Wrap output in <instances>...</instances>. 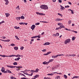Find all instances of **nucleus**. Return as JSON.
<instances>
[{
    "label": "nucleus",
    "instance_id": "09e8293b",
    "mask_svg": "<svg viewBox=\"0 0 79 79\" xmlns=\"http://www.w3.org/2000/svg\"><path fill=\"white\" fill-rule=\"evenodd\" d=\"M50 63V62L49 61L46 62V65H48V63Z\"/></svg>",
    "mask_w": 79,
    "mask_h": 79
},
{
    "label": "nucleus",
    "instance_id": "4be33fe9",
    "mask_svg": "<svg viewBox=\"0 0 79 79\" xmlns=\"http://www.w3.org/2000/svg\"><path fill=\"white\" fill-rule=\"evenodd\" d=\"M75 39H76V37L75 36H73L72 38V40H75Z\"/></svg>",
    "mask_w": 79,
    "mask_h": 79
},
{
    "label": "nucleus",
    "instance_id": "69168bd1",
    "mask_svg": "<svg viewBox=\"0 0 79 79\" xmlns=\"http://www.w3.org/2000/svg\"><path fill=\"white\" fill-rule=\"evenodd\" d=\"M61 23H59L58 24V25L59 26H60V25H61Z\"/></svg>",
    "mask_w": 79,
    "mask_h": 79
},
{
    "label": "nucleus",
    "instance_id": "f03ea898",
    "mask_svg": "<svg viewBox=\"0 0 79 79\" xmlns=\"http://www.w3.org/2000/svg\"><path fill=\"white\" fill-rule=\"evenodd\" d=\"M40 8L41 9H43V10H48V7L46 5H42L40 6Z\"/></svg>",
    "mask_w": 79,
    "mask_h": 79
},
{
    "label": "nucleus",
    "instance_id": "4468645a",
    "mask_svg": "<svg viewBox=\"0 0 79 79\" xmlns=\"http://www.w3.org/2000/svg\"><path fill=\"white\" fill-rule=\"evenodd\" d=\"M14 50H18V47H15L14 48Z\"/></svg>",
    "mask_w": 79,
    "mask_h": 79
},
{
    "label": "nucleus",
    "instance_id": "e2e57ef3",
    "mask_svg": "<svg viewBox=\"0 0 79 79\" xmlns=\"http://www.w3.org/2000/svg\"><path fill=\"white\" fill-rule=\"evenodd\" d=\"M43 55H48V54L47 53L44 54Z\"/></svg>",
    "mask_w": 79,
    "mask_h": 79
},
{
    "label": "nucleus",
    "instance_id": "603ef678",
    "mask_svg": "<svg viewBox=\"0 0 79 79\" xmlns=\"http://www.w3.org/2000/svg\"><path fill=\"white\" fill-rule=\"evenodd\" d=\"M52 53V52H47L48 55H49V54H50V53Z\"/></svg>",
    "mask_w": 79,
    "mask_h": 79
},
{
    "label": "nucleus",
    "instance_id": "680f3d73",
    "mask_svg": "<svg viewBox=\"0 0 79 79\" xmlns=\"http://www.w3.org/2000/svg\"><path fill=\"white\" fill-rule=\"evenodd\" d=\"M73 32H75V33H76V34H77V31H73Z\"/></svg>",
    "mask_w": 79,
    "mask_h": 79
},
{
    "label": "nucleus",
    "instance_id": "ddd939ff",
    "mask_svg": "<svg viewBox=\"0 0 79 79\" xmlns=\"http://www.w3.org/2000/svg\"><path fill=\"white\" fill-rule=\"evenodd\" d=\"M68 11H71L72 14H74V10H72L71 9H68Z\"/></svg>",
    "mask_w": 79,
    "mask_h": 79
},
{
    "label": "nucleus",
    "instance_id": "7ed1b4c3",
    "mask_svg": "<svg viewBox=\"0 0 79 79\" xmlns=\"http://www.w3.org/2000/svg\"><path fill=\"white\" fill-rule=\"evenodd\" d=\"M71 41L70 39H67L64 42L65 44H67L68 43H69Z\"/></svg>",
    "mask_w": 79,
    "mask_h": 79
},
{
    "label": "nucleus",
    "instance_id": "aec40b11",
    "mask_svg": "<svg viewBox=\"0 0 79 79\" xmlns=\"http://www.w3.org/2000/svg\"><path fill=\"white\" fill-rule=\"evenodd\" d=\"M78 77H79L78 76H75L72 78V79H74L75 78H78Z\"/></svg>",
    "mask_w": 79,
    "mask_h": 79
},
{
    "label": "nucleus",
    "instance_id": "a18cd8bd",
    "mask_svg": "<svg viewBox=\"0 0 79 79\" xmlns=\"http://www.w3.org/2000/svg\"><path fill=\"white\" fill-rule=\"evenodd\" d=\"M58 56H64V55L63 54H58Z\"/></svg>",
    "mask_w": 79,
    "mask_h": 79
},
{
    "label": "nucleus",
    "instance_id": "864d4df0",
    "mask_svg": "<svg viewBox=\"0 0 79 79\" xmlns=\"http://www.w3.org/2000/svg\"><path fill=\"white\" fill-rule=\"evenodd\" d=\"M21 79H27V78L24 77L21 78Z\"/></svg>",
    "mask_w": 79,
    "mask_h": 79
},
{
    "label": "nucleus",
    "instance_id": "f8f14e48",
    "mask_svg": "<svg viewBox=\"0 0 79 79\" xmlns=\"http://www.w3.org/2000/svg\"><path fill=\"white\" fill-rule=\"evenodd\" d=\"M5 15H6V17H7V18H8V16H10V14L8 13H6L5 14Z\"/></svg>",
    "mask_w": 79,
    "mask_h": 79
},
{
    "label": "nucleus",
    "instance_id": "79ce46f5",
    "mask_svg": "<svg viewBox=\"0 0 79 79\" xmlns=\"http://www.w3.org/2000/svg\"><path fill=\"white\" fill-rule=\"evenodd\" d=\"M57 79H60V76H57Z\"/></svg>",
    "mask_w": 79,
    "mask_h": 79
},
{
    "label": "nucleus",
    "instance_id": "0e129e2a",
    "mask_svg": "<svg viewBox=\"0 0 79 79\" xmlns=\"http://www.w3.org/2000/svg\"><path fill=\"white\" fill-rule=\"evenodd\" d=\"M58 55H57L56 56H55V58H57V57H58Z\"/></svg>",
    "mask_w": 79,
    "mask_h": 79
},
{
    "label": "nucleus",
    "instance_id": "338daca9",
    "mask_svg": "<svg viewBox=\"0 0 79 79\" xmlns=\"http://www.w3.org/2000/svg\"><path fill=\"white\" fill-rule=\"evenodd\" d=\"M5 23V21H2V22H1V24H2V23Z\"/></svg>",
    "mask_w": 79,
    "mask_h": 79
},
{
    "label": "nucleus",
    "instance_id": "cd10ccee",
    "mask_svg": "<svg viewBox=\"0 0 79 79\" xmlns=\"http://www.w3.org/2000/svg\"><path fill=\"white\" fill-rule=\"evenodd\" d=\"M36 38H37V37H38L39 39H40V35H39L38 36L36 35Z\"/></svg>",
    "mask_w": 79,
    "mask_h": 79
},
{
    "label": "nucleus",
    "instance_id": "c756f323",
    "mask_svg": "<svg viewBox=\"0 0 79 79\" xmlns=\"http://www.w3.org/2000/svg\"><path fill=\"white\" fill-rule=\"evenodd\" d=\"M13 64H14V65H17V64H18V63L16 62H14L13 63Z\"/></svg>",
    "mask_w": 79,
    "mask_h": 79
},
{
    "label": "nucleus",
    "instance_id": "b1692460",
    "mask_svg": "<svg viewBox=\"0 0 79 79\" xmlns=\"http://www.w3.org/2000/svg\"><path fill=\"white\" fill-rule=\"evenodd\" d=\"M15 38H16V39H17V40H19V39L18 38V36L15 35Z\"/></svg>",
    "mask_w": 79,
    "mask_h": 79
},
{
    "label": "nucleus",
    "instance_id": "58836bf2",
    "mask_svg": "<svg viewBox=\"0 0 79 79\" xmlns=\"http://www.w3.org/2000/svg\"><path fill=\"white\" fill-rule=\"evenodd\" d=\"M19 6H17V7H16V9H17V10L18 9L19 10Z\"/></svg>",
    "mask_w": 79,
    "mask_h": 79
},
{
    "label": "nucleus",
    "instance_id": "4d7b16f0",
    "mask_svg": "<svg viewBox=\"0 0 79 79\" xmlns=\"http://www.w3.org/2000/svg\"><path fill=\"white\" fill-rule=\"evenodd\" d=\"M59 33H56V35H57V36H59Z\"/></svg>",
    "mask_w": 79,
    "mask_h": 79
},
{
    "label": "nucleus",
    "instance_id": "bb28decb",
    "mask_svg": "<svg viewBox=\"0 0 79 79\" xmlns=\"http://www.w3.org/2000/svg\"><path fill=\"white\" fill-rule=\"evenodd\" d=\"M14 28H15V29H19V27H18L15 26L14 27Z\"/></svg>",
    "mask_w": 79,
    "mask_h": 79
},
{
    "label": "nucleus",
    "instance_id": "f257e3e1",
    "mask_svg": "<svg viewBox=\"0 0 79 79\" xmlns=\"http://www.w3.org/2000/svg\"><path fill=\"white\" fill-rule=\"evenodd\" d=\"M18 55H10V56H6L5 55H0V56H2V57H14V56H15L16 57H18Z\"/></svg>",
    "mask_w": 79,
    "mask_h": 79
},
{
    "label": "nucleus",
    "instance_id": "393cba45",
    "mask_svg": "<svg viewBox=\"0 0 79 79\" xmlns=\"http://www.w3.org/2000/svg\"><path fill=\"white\" fill-rule=\"evenodd\" d=\"M58 15H59V16H60L61 17H63V15H62L61 14L59 13H58Z\"/></svg>",
    "mask_w": 79,
    "mask_h": 79
},
{
    "label": "nucleus",
    "instance_id": "a878e982",
    "mask_svg": "<svg viewBox=\"0 0 79 79\" xmlns=\"http://www.w3.org/2000/svg\"><path fill=\"white\" fill-rule=\"evenodd\" d=\"M47 75L48 76H53V74H52V73H49L47 74Z\"/></svg>",
    "mask_w": 79,
    "mask_h": 79
},
{
    "label": "nucleus",
    "instance_id": "c85d7f7f",
    "mask_svg": "<svg viewBox=\"0 0 79 79\" xmlns=\"http://www.w3.org/2000/svg\"><path fill=\"white\" fill-rule=\"evenodd\" d=\"M20 18H21V19H24V16H21V17H20Z\"/></svg>",
    "mask_w": 79,
    "mask_h": 79
},
{
    "label": "nucleus",
    "instance_id": "13d9d810",
    "mask_svg": "<svg viewBox=\"0 0 79 79\" xmlns=\"http://www.w3.org/2000/svg\"><path fill=\"white\" fill-rule=\"evenodd\" d=\"M58 29H60V27L56 28V30H58Z\"/></svg>",
    "mask_w": 79,
    "mask_h": 79
},
{
    "label": "nucleus",
    "instance_id": "423d86ee",
    "mask_svg": "<svg viewBox=\"0 0 79 79\" xmlns=\"http://www.w3.org/2000/svg\"><path fill=\"white\" fill-rule=\"evenodd\" d=\"M35 27V25H32L31 27V29H32V31H34V28Z\"/></svg>",
    "mask_w": 79,
    "mask_h": 79
},
{
    "label": "nucleus",
    "instance_id": "72a5a7b5",
    "mask_svg": "<svg viewBox=\"0 0 79 79\" xmlns=\"http://www.w3.org/2000/svg\"><path fill=\"white\" fill-rule=\"evenodd\" d=\"M68 23H69V24H71V20H69V21Z\"/></svg>",
    "mask_w": 79,
    "mask_h": 79
},
{
    "label": "nucleus",
    "instance_id": "ea45409f",
    "mask_svg": "<svg viewBox=\"0 0 79 79\" xmlns=\"http://www.w3.org/2000/svg\"><path fill=\"white\" fill-rule=\"evenodd\" d=\"M1 38H2L3 39H5L6 38V37L5 36H2Z\"/></svg>",
    "mask_w": 79,
    "mask_h": 79
},
{
    "label": "nucleus",
    "instance_id": "5701e85b",
    "mask_svg": "<svg viewBox=\"0 0 79 79\" xmlns=\"http://www.w3.org/2000/svg\"><path fill=\"white\" fill-rule=\"evenodd\" d=\"M64 76L65 79H67V78H68V77H67V76H66V75H64Z\"/></svg>",
    "mask_w": 79,
    "mask_h": 79
},
{
    "label": "nucleus",
    "instance_id": "9b49d317",
    "mask_svg": "<svg viewBox=\"0 0 79 79\" xmlns=\"http://www.w3.org/2000/svg\"><path fill=\"white\" fill-rule=\"evenodd\" d=\"M76 56V54H69V56Z\"/></svg>",
    "mask_w": 79,
    "mask_h": 79
},
{
    "label": "nucleus",
    "instance_id": "6ab92c4d",
    "mask_svg": "<svg viewBox=\"0 0 79 79\" xmlns=\"http://www.w3.org/2000/svg\"><path fill=\"white\" fill-rule=\"evenodd\" d=\"M19 24H20V25H24V24H25V23H19Z\"/></svg>",
    "mask_w": 79,
    "mask_h": 79
},
{
    "label": "nucleus",
    "instance_id": "f704fd0d",
    "mask_svg": "<svg viewBox=\"0 0 79 79\" xmlns=\"http://www.w3.org/2000/svg\"><path fill=\"white\" fill-rule=\"evenodd\" d=\"M36 36H34L32 37H31V39H35V38H36Z\"/></svg>",
    "mask_w": 79,
    "mask_h": 79
},
{
    "label": "nucleus",
    "instance_id": "4c0bfd02",
    "mask_svg": "<svg viewBox=\"0 0 79 79\" xmlns=\"http://www.w3.org/2000/svg\"><path fill=\"white\" fill-rule=\"evenodd\" d=\"M1 70H2V71H5V68L3 67H2Z\"/></svg>",
    "mask_w": 79,
    "mask_h": 79
},
{
    "label": "nucleus",
    "instance_id": "c03bdc74",
    "mask_svg": "<svg viewBox=\"0 0 79 79\" xmlns=\"http://www.w3.org/2000/svg\"><path fill=\"white\" fill-rule=\"evenodd\" d=\"M10 45L11 46H15V44H11Z\"/></svg>",
    "mask_w": 79,
    "mask_h": 79
},
{
    "label": "nucleus",
    "instance_id": "2eb2a0df",
    "mask_svg": "<svg viewBox=\"0 0 79 79\" xmlns=\"http://www.w3.org/2000/svg\"><path fill=\"white\" fill-rule=\"evenodd\" d=\"M16 19L18 21H19V20H20V19H21V17H17L16 18Z\"/></svg>",
    "mask_w": 79,
    "mask_h": 79
},
{
    "label": "nucleus",
    "instance_id": "8fccbe9b",
    "mask_svg": "<svg viewBox=\"0 0 79 79\" xmlns=\"http://www.w3.org/2000/svg\"><path fill=\"white\" fill-rule=\"evenodd\" d=\"M49 62H52V61H53V59H51V60H49Z\"/></svg>",
    "mask_w": 79,
    "mask_h": 79
},
{
    "label": "nucleus",
    "instance_id": "20e7f679",
    "mask_svg": "<svg viewBox=\"0 0 79 79\" xmlns=\"http://www.w3.org/2000/svg\"><path fill=\"white\" fill-rule=\"evenodd\" d=\"M36 13L37 15H42V16L45 15V14H43V13H40L39 12H36Z\"/></svg>",
    "mask_w": 79,
    "mask_h": 79
},
{
    "label": "nucleus",
    "instance_id": "49530a36",
    "mask_svg": "<svg viewBox=\"0 0 79 79\" xmlns=\"http://www.w3.org/2000/svg\"><path fill=\"white\" fill-rule=\"evenodd\" d=\"M59 3H61L62 2V1L61 0H58Z\"/></svg>",
    "mask_w": 79,
    "mask_h": 79
},
{
    "label": "nucleus",
    "instance_id": "f3484780",
    "mask_svg": "<svg viewBox=\"0 0 79 79\" xmlns=\"http://www.w3.org/2000/svg\"><path fill=\"white\" fill-rule=\"evenodd\" d=\"M1 71H2V73H7V71H5V70H1Z\"/></svg>",
    "mask_w": 79,
    "mask_h": 79
},
{
    "label": "nucleus",
    "instance_id": "412c9836",
    "mask_svg": "<svg viewBox=\"0 0 79 79\" xmlns=\"http://www.w3.org/2000/svg\"><path fill=\"white\" fill-rule=\"evenodd\" d=\"M6 70L7 71V73H12L11 71L8 69Z\"/></svg>",
    "mask_w": 79,
    "mask_h": 79
},
{
    "label": "nucleus",
    "instance_id": "bf43d9fd",
    "mask_svg": "<svg viewBox=\"0 0 79 79\" xmlns=\"http://www.w3.org/2000/svg\"><path fill=\"white\" fill-rule=\"evenodd\" d=\"M52 57V58H55V56H53Z\"/></svg>",
    "mask_w": 79,
    "mask_h": 79
},
{
    "label": "nucleus",
    "instance_id": "473e14b6",
    "mask_svg": "<svg viewBox=\"0 0 79 79\" xmlns=\"http://www.w3.org/2000/svg\"><path fill=\"white\" fill-rule=\"evenodd\" d=\"M20 49L21 50H23V49H24V47L23 46L21 47L20 48Z\"/></svg>",
    "mask_w": 79,
    "mask_h": 79
},
{
    "label": "nucleus",
    "instance_id": "1a4fd4ad",
    "mask_svg": "<svg viewBox=\"0 0 79 79\" xmlns=\"http://www.w3.org/2000/svg\"><path fill=\"white\" fill-rule=\"evenodd\" d=\"M65 27H64V26L63 25H61L60 26V27H59L60 29H61L62 28H64Z\"/></svg>",
    "mask_w": 79,
    "mask_h": 79
},
{
    "label": "nucleus",
    "instance_id": "e433bc0d",
    "mask_svg": "<svg viewBox=\"0 0 79 79\" xmlns=\"http://www.w3.org/2000/svg\"><path fill=\"white\" fill-rule=\"evenodd\" d=\"M35 24L36 25V26H37V25H39V24H40V23H35Z\"/></svg>",
    "mask_w": 79,
    "mask_h": 79
},
{
    "label": "nucleus",
    "instance_id": "0eeeda50",
    "mask_svg": "<svg viewBox=\"0 0 79 79\" xmlns=\"http://www.w3.org/2000/svg\"><path fill=\"white\" fill-rule=\"evenodd\" d=\"M60 7L61 8H60V9L62 10H64L65 9V8H64V7L63 6L61 5H60Z\"/></svg>",
    "mask_w": 79,
    "mask_h": 79
},
{
    "label": "nucleus",
    "instance_id": "774afa93",
    "mask_svg": "<svg viewBox=\"0 0 79 79\" xmlns=\"http://www.w3.org/2000/svg\"><path fill=\"white\" fill-rule=\"evenodd\" d=\"M10 65H7V67L8 68H10Z\"/></svg>",
    "mask_w": 79,
    "mask_h": 79
},
{
    "label": "nucleus",
    "instance_id": "dca6fc26",
    "mask_svg": "<svg viewBox=\"0 0 79 79\" xmlns=\"http://www.w3.org/2000/svg\"><path fill=\"white\" fill-rule=\"evenodd\" d=\"M39 77V75H36L34 77L35 78H37V77Z\"/></svg>",
    "mask_w": 79,
    "mask_h": 79
},
{
    "label": "nucleus",
    "instance_id": "5fc2aeb1",
    "mask_svg": "<svg viewBox=\"0 0 79 79\" xmlns=\"http://www.w3.org/2000/svg\"><path fill=\"white\" fill-rule=\"evenodd\" d=\"M68 3L70 5H72V3L70 2H68Z\"/></svg>",
    "mask_w": 79,
    "mask_h": 79
},
{
    "label": "nucleus",
    "instance_id": "37998d69",
    "mask_svg": "<svg viewBox=\"0 0 79 79\" xmlns=\"http://www.w3.org/2000/svg\"><path fill=\"white\" fill-rule=\"evenodd\" d=\"M17 61H19V59H21V58L19 57L17 58Z\"/></svg>",
    "mask_w": 79,
    "mask_h": 79
},
{
    "label": "nucleus",
    "instance_id": "a211bd4d",
    "mask_svg": "<svg viewBox=\"0 0 79 79\" xmlns=\"http://www.w3.org/2000/svg\"><path fill=\"white\" fill-rule=\"evenodd\" d=\"M39 70V69L37 68L35 69V73H38V71Z\"/></svg>",
    "mask_w": 79,
    "mask_h": 79
},
{
    "label": "nucleus",
    "instance_id": "9d476101",
    "mask_svg": "<svg viewBox=\"0 0 79 79\" xmlns=\"http://www.w3.org/2000/svg\"><path fill=\"white\" fill-rule=\"evenodd\" d=\"M50 43L46 42L44 44V45H50Z\"/></svg>",
    "mask_w": 79,
    "mask_h": 79
},
{
    "label": "nucleus",
    "instance_id": "6e6552de",
    "mask_svg": "<svg viewBox=\"0 0 79 79\" xmlns=\"http://www.w3.org/2000/svg\"><path fill=\"white\" fill-rule=\"evenodd\" d=\"M4 1L6 2L5 4L6 5L8 4V3H9V1L8 0H4Z\"/></svg>",
    "mask_w": 79,
    "mask_h": 79
},
{
    "label": "nucleus",
    "instance_id": "2f4dec72",
    "mask_svg": "<svg viewBox=\"0 0 79 79\" xmlns=\"http://www.w3.org/2000/svg\"><path fill=\"white\" fill-rule=\"evenodd\" d=\"M43 64H47V62L44 61L43 62Z\"/></svg>",
    "mask_w": 79,
    "mask_h": 79
},
{
    "label": "nucleus",
    "instance_id": "de8ad7c7",
    "mask_svg": "<svg viewBox=\"0 0 79 79\" xmlns=\"http://www.w3.org/2000/svg\"><path fill=\"white\" fill-rule=\"evenodd\" d=\"M65 30H66L67 31H71L70 29H68V28H65Z\"/></svg>",
    "mask_w": 79,
    "mask_h": 79
},
{
    "label": "nucleus",
    "instance_id": "052dcab7",
    "mask_svg": "<svg viewBox=\"0 0 79 79\" xmlns=\"http://www.w3.org/2000/svg\"><path fill=\"white\" fill-rule=\"evenodd\" d=\"M40 22H41V23H47V22H45V21H40Z\"/></svg>",
    "mask_w": 79,
    "mask_h": 79
},
{
    "label": "nucleus",
    "instance_id": "7c9ffc66",
    "mask_svg": "<svg viewBox=\"0 0 79 79\" xmlns=\"http://www.w3.org/2000/svg\"><path fill=\"white\" fill-rule=\"evenodd\" d=\"M5 42H10V40H5Z\"/></svg>",
    "mask_w": 79,
    "mask_h": 79
},
{
    "label": "nucleus",
    "instance_id": "3c124183",
    "mask_svg": "<svg viewBox=\"0 0 79 79\" xmlns=\"http://www.w3.org/2000/svg\"><path fill=\"white\" fill-rule=\"evenodd\" d=\"M69 6L68 5V6H65V8H69Z\"/></svg>",
    "mask_w": 79,
    "mask_h": 79
},
{
    "label": "nucleus",
    "instance_id": "39448f33",
    "mask_svg": "<svg viewBox=\"0 0 79 79\" xmlns=\"http://www.w3.org/2000/svg\"><path fill=\"white\" fill-rule=\"evenodd\" d=\"M30 72H31V76H32L34 74V73H35V70H31L30 71Z\"/></svg>",
    "mask_w": 79,
    "mask_h": 79
},
{
    "label": "nucleus",
    "instance_id": "6e6d98bb",
    "mask_svg": "<svg viewBox=\"0 0 79 79\" xmlns=\"http://www.w3.org/2000/svg\"><path fill=\"white\" fill-rule=\"evenodd\" d=\"M46 49H45L43 50H42V52H45V51H46Z\"/></svg>",
    "mask_w": 79,
    "mask_h": 79
},
{
    "label": "nucleus",
    "instance_id": "c9c22d12",
    "mask_svg": "<svg viewBox=\"0 0 79 79\" xmlns=\"http://www.w3.org/2000/svg\"><path fill=\"white\" fill-rule=\"evenodd\" d=\"M24 74H26V75H27L28 76H31V74H29L27 73H24Z\"/></svg>",
    "mask_w": 79,
    "mask_h": 79
},
{
    "label": "nucleus",
    "instance_id": "a19ab883",
    "mask_svg": "<svg viewBox=\"0 0 79 79\" xmlns=\"http://www.w3.org/2000/svg\"><path fill=\"white\" fill-rule=\"evenodd\" d=\"M20 74H21L22 76H24V77H26V76H25V75H24V74H22V73H20Z\"/></svg>",
    "mask_w": 79,
    "mask_h": 79
}]
</instances>
